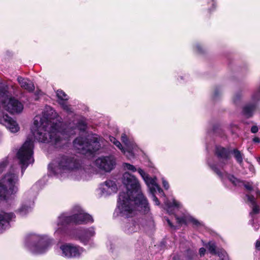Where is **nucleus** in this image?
<instances>
[{"instance_id": "obj_32", "label": "nucleus", "mask_w": 260, "mask_h": 260, "mask_svg": "<svg viewBox=\"0 0 260 260\" xmlns=\"http://www.w3.org/2000/svg\"><path fill=\"white\" fill-rule=\"evenodd\" d=\"M251 205L252 211L250 212V215L251 216H253V215L258 214L260 212V208L259 206L257 204V203H255Z\"/></svg>"}, {"instance_id": "obj_7", "label": "nucleus", "mask_w": 260, "mask_h": 260, "mask_svg": "<svg viewBox=\"0 0 260 260\" xmlns=\"http://www.w3.org/2000/svg\"><path fill=\"white\" fill-rule=\"evenodd\" d=\"M95 164L100 169L110 172L115 168L116 160L113 156H106L97 158Z\"/></svg>"}, {"instance_id": "obj_9", "label": "nucleus", "mask_w": 260, "mask_h": 260, "mask_svg": "<svg viewBox=\"0 0 260 260\" xmlns=\"http://www.w3.org/2000/svg\"><path fill=\"white\" fill-rule=\"evenodd\" d=\"M4 109L11 114L19 113L23 109V105L15 98L11 97L9 99L7 103L4 102Z\"/></svg>"}, {"instance_id": "obj_55", "label": "nucleus", "mask_w": 260, "mask_h": 260, "mask_svg": "<svg viewBox=\"0 0 260 260\" xmlns=\"http://www.w3.org/2000/svg\"><path fill=\"white\" fill-rule=\"evenodd\" d=\"M150 190H151V192L152 193H153V192L155 191V188H151Z\"/></svg>"}, {"instance_id": "obj_12", "label": "nucleus", "mask_w": 260, "mask_h": 260, "mask_svg": "<svg viewBox=\"0 0 260 260\" xmlns=\"http://www.w3.org/2000/svg\"><path fill=\"white\" fill-rule=\"evenodd\" d=\"M33 134L35 138L41 142L54 143L51 134L46 128H38V130Z\"/></svg>"}, {"instance_id": "obj_24", "label": "nucleus", "mask_w": 260, "mask_h": 260, "mask_svg": "<svg viewBox=\"0 0 260 260\" xmlns=\"http://www.w3.org/2000/svg\"><path fill=\"white\" fill-rule=\"evenodd\" d=\"M175 219L176 220V222L178 224L177 228L180 227L183 224L186 225H187V221L186 218L185 216L179 217L177 215L175 214Z\"/></svg>"}, {"instance_id": "obj_14", "label": "nucleus", "mask_w": 260, "mask_h": 260, "mask_svg": "<svg viewBox=\"0 0 260 260\" xmlns=\"http://www.w3.org/2000/svg\"><path fill=\"white\" fill-rule=\"evenodd\" d=\"M16 218L15 214L13 212H3L0 214V233L4 230L8 228L10 225V222L14 220Z\"/></svg>"}, {"instance_id": "obj_44", "label": "nucleus", "mask_w": 260, "mask_h": 260, "mask_svg": "<svg viewBox=\"0 0 260 260\" xmlns=\"http://www.w3.org/2000/svg\"><path fill=\"white\" fill-rule=\"evenodd\" d=\"M67 100H61V101H58V104L60 105V106L61 107L62 109L64 107V106H66L67 105H68L66 103V101Z\"/></svg>"}, {"instance_id": "obj_41", "label": "nucleus", "mask_w": 260, "mask_h": 260, "mask_svg": "<svg viewBox=\"0 0 260 260\" xmlns=\"http://www.w3.org/2000/svg\"><path fill=\"white\" fill-rule=\"evenodd\" d=\"M166 221L168 224V225L170 226V228H171L172 229H174V230H176L177 229H178V228H177V226H175L174 225L173 223L171 221V220L168 218H167L166 219Z\"/></svg>"}, {"instance_id": "obj_4", "label": "nucleus", "mask_w": 260, "mask_h": 260, "mask_svg": "<svg viewBox=\"0 0 260 260\" xmlns=\"http://www.w3.org/2000/svg\"><path fill=\"white\" fill-rule=\"evenodd\" d=\"M50 244L48 239L35 235L29 236L26 243L28 248L35 254L45 252Z\"/></svg>"}, {"instance_id": "obj_17", "label": "nucleus", "mask_w": 260, "mask_h": 260, "mask_svg": "<svg viewBox=\"0 0 260 260\" xmlns=\"http://www.w3.org/2000/svg\"><path fill=\"white\" fill-rule=\"evenodd\" d=\"M17 80L21 87L23 89L27 90L29 92H32L34 90L35 86L33 83L27 79L19 76L17 78Z\"/></svg>"}, {"instance_id": "obj_22", "label": "nucleus", "mask_w": 260, "mask_h": 260, "mask_svg": "<svg viewBox=\"0 0 260 260\" xmlns=\"http://www.w3.org/2000/svg\"><path fill=\"white\" fill-rule=\"evenodd\" d=\"M210 168L221 179L223 178V175L222 172L218 168L217 165L215 164H209Z\"/></svg>"}, {"instance_id": "obj_30", "label": "nucleus", "mask_w": 260, "mask_h": 260, "mask_svg": "<svg viewBox=\"0 0 260 260\" xmlns=\"http://www.w3.org/2000/svg\"><path fill=\"white\" fill-rule=\"evenodd\" d=\"M110 140L112 142L115 146H116L122 152H124L123 147L121 143L117 140L115 138L111 137L110 138Z\"/></svg>"}, {"instance_id": "obj_6", "label": "nucleus", "mask_w": 260, "mask_h": 260, "mask_svg": "<svg viewBox=\"0 0 260 260\" xmlns=\"http://www.w3.org/2000/svg\"><path fill=\"white\" fill-rule=\"evenodd\" d=\"M58 166L60 169L63 171H73L79 169L81 164L75 156L63 155L58 161Z\"/></svg>"}, {"instance_id": "obj_37", "label": "nucleus", "mask_w": 260, "mask_h": 260, "mask_svg": "<svg viewBox=\"0 0 260 260\" xmlns=\"http://www.w3.org/2000/svg\"><path fill=\"white\" fill-rule=\"evenodd\" d=\"M246 197H247L248 201L251 204V205L256 203L255 198L253 195L247 194Z\"/></svg>"}, {"instance_id": "obj_58", "label": "nucleus", "mask_w": 260, "mask_h": 260, "mask_svg": "<svg viewBox=\"0 0 260 260\" xmlns=\"http://www.w3.org/2000/svg\"><path fill=\"white\" fill-rule=\"evenodd\" d=\"M53 112H54V111H53L51 112L52 114L53 113Z\"/></svg>"}, {"instance_id": "obj_28", "label": "nucleus", "mask_w": 260, "mask_h": 260, "mask_svg": "<svg viewBox=\"0 0 260 260\" xmlns=\"http://www.w3.org/2000/svg\"><path fill=\"white\" fill-rule=\"evenodd\" d=\"M9 161L8 158H5L0 161V174H1L6 169L8 165Z\"/></svg>"}, {"instance_id": "obj_46", "label": "nucleus", "mask_w": 260, "mask_h": 260, "mask_svg": "<svg viewBox=\"0 0 260 260\" xmlns=\"http://www.w3.org/2000/svg\"><path fill=\"white\" fill-rule=\"evenodd\" d=\"M206 252V249L204 247H202L199 249V253L201 256L204 255Z\"/></svg>"}, {"instance_id": "obj_13", "label": "nucleus", "mask_w": 260, "mask_h": 260, "mask_svg": "<svg viewBox=\"0 0 260 260\" xmlns=\"http://www.w3.org/2000/svg\"><path fill=\"white\" fill-rule=\"evenodd\" d=\"M34 202L30 200L22 202L19 207L15 211L16 214L21 217H25L32 212Z\"/></svg>"}, {"instance_id": "obj_18", "label": "nucleus", "mask_w": 260, "mask_h": 260, "mask_svg": "<svg viewBox=\"0 0 260 260\" xmlns=\"http://www.w3.org/2000/svg\"><path fill=\"white\" fill-rule=\"evenodd\" d=\"M59 125L57 123H53L51 125L49 133L51 134L54 143L56 144L60 141V138L58 133L59 132Z\"/></svg>"}, {"instance_id": "obj_33", "label": "nucleus", "mask_w": 260, "mask_h": 260, "mask_svg": "<svg viewBox=\"0 0 260 260\" xmlns=\"http://www.w3.org/2000/svg\"><path fill=\"white\" fill-rule=\"evenodd\" d=\"M213 131L215 134H218L219 135L221 136V134H222V131L220 128V126L218 124H215L213 126Z\"/></svg>"}, {"instance_id": "obj_20", "label": "nucleus", "mask_w": 260, "mask_h": 260, "mask_svg": "<svg viewBox=\"0 0 260 260\" xmlns=\"http://www.w3.org/2000/svg\"><path fill=\"white\" fill-rule=\"evenodd\" d=\"M71 223H74V218L73 214L70 216L62 215L59 217L58 225L62 226H67Z\"/></svg>"}, {"instance_id": "obj_45", "label": "nucleus", "mask_w": 260, "mask_h": 260, "mask_svg": "<svg viewBox=\"0 0 260 260\" xmlns=\"http://www.w3.org/2000/svg\"><path fill=\"white\" fill-rule=\"evenodd\" d=\"M196 48L199 53H203L204 52L203 47L200 45L197 46Z\"/></svg>"}, {"instance_id": "obj_49", "label": "nucleus", "mask_w": 260, "mask_h": 260, "mask_svg": "<svg viewBox=\"0 0 260 260\" xmlns=\"http://www.w3.org/2000/svg\"><path fill=\"white\" fill-rule=\"evenodd\" d=\"M255 248L258 250H260V241L257 240L255 242Z\"/></svg>"}, {"instance_id": "obj_52", "label": "nucleus", "mask_w": 260, "mask_h": 260, "mask_svg": "<svg viewBox=\"0 0 260 260\" xmlns=\"http://www.w3.org/2000/svg\"><path fill=\"white\" fill-rule=\"evenodd\" d=\"M157 186L158 187V190L159 191V192H163V190L161 188H160L157 185Z\"/></svg>"}, {"instance_id": "obj_5", "label": "nucleus", "mask_w": 260, "mask_h": 260, "mask_svg": "<svg viewBox=\"0 0 260 260\" xmlns=\"http://www.w3.org/2000/svg\"><path fill=\"white\" fill-rule=\"evenodd\" d=\"M74 143L84 148L87 152L91 154L98 151L101 147L98 138L93 135L85 139L77 138L74 140Z\"/></svg>"}, {"instance_id": "obj_27", "label": "nucleus", "mask_w": 260, "mask_h": 260, "mask_svg": "<svg viewBox=\"0 0 260 260\" xmlns=\"http://www.w3.org/2000/svg\"><path fill=\"white\" fill-rule=\"evenodd\" d=\"M127 226L128 227L127 232L129 233L137 232L138 229V227H137L138 226V224H137L135 221H133L131 223H129V225H127Z\"/></svg>"}, {"instance_id": "obj_19", "label": "nucleus", "mask_w": 260, "mask_h": 260, "mask_svg": "<svg viewBox=\"0 0 260 260\" xmlns=\"http://www.w3.org/2000/svg\"><path fill=\"white\" fill-rule=\"evenodd\" d=\"M256 108V105L255 103H250L246 105L243 107L242 114L246 118L251 117L253 115V112Z\"/></svg>"}, {"instance_id": "obj_48", "label": "nucleus", "mask_w": 260, "mask_h": 260, "mask_svg": "<svg viewBox=\"0 0 260 260\" xmlns=\"http://www.w3.org/2000/svg\"><path fill=\"white\" fill-rule=\"evenodd\" d=\"M219 94V90L218 89L216 88L214 90L213 96L214 98L217 97Z\"/></svg>"}, {"instance_id": "obj_56", "label": "nucleus", "mask_w": 260, "mask_h": 260, "mask_svg": "<svg viewBox=\"0 0 260 260\" xmlns=\"http://www.w3.org/2000/svg\"><path fill=\"white\" fill-rule=\"evenodd\" d=\"M256 194L260 197V191L259 190H257L256 191Z\"/></svg>"}, {"instance_id": "obj_31", "label": "nucleus", "mask_w": 260, "mask_h": 260, "mask_svg": "<svg viewBox=\"0 0 260 260\" xmlns=\"http://www.w3.org/2000/svg\"><path fill=\"white\" fill-rule=\"evenodd\" d=\"M56 96L57 98L60 100H68V99L67 94L62 90H58L56 92Z\"/></svg>"}, {"instance_id": "obj_11", "label": "nucleus", "mask_w": 260, "mask_h": 260, "mask_svg": "<svg viewBox=\"0 0 260 260\" xmlns=\"http://www.w3.org/2000/svg\"><path fill=\"white\" fill-rule=\"evenodd\" d=\"M214 153L223 165L226 164L225 161H227L231 158V150L221 146H215Z\"/></svg>"}, {"instance_id": "obj_42", "label": "nucleus", "mask_w": 260, "mask_h": 260, "mask_svg": "<svg viewBox=\"0 0 260 260\" xmlns=\"http://www.w3.org/2000/svg\"><path fill=\"white\" fill-rule=\"evenodd\" d=\"M162 186L166 190H168L170 187L168 182L165 180H162Z\"/></svg>"}, {"instance_id": "obj_16", "label": "nucleus", "mask_w": 260, "mask_h": 260, "mask_svg": "<svg viewBox=\"0 0 260 260\" xmlns=\"http://www.w3.org/2000/svg\"><path fill=\"white\" fill-rule=\"evenodd\" d=\"M1 122L6 125L12 132H17L19 129L16 121L14 120L8 114L3 115V118L1 119Z\"/></svg>"}, {"instance_id": "obj_51", "label": "nucleus", "mask_w": 260, "mask_h": 260, "mask_svg": "<svg viewBox=\"0 0 260 260\" xmlns=\"http://www.w3.org/2000/svg\"><path fill=\"white\" fill-rule=\"evenodd\" d=\"M253 141L254 143H259L260 142V139L259 138L255 137L253 139Z\"/></svg>"}, {"instance_id": "obj_21", "label": "nucleus", "mask_w": 260, "mask_h": 260, "mask_svg": "<svg viewBox=\"0 0 260 260\" xmlns=\"http://www.w3.org/2000/svg\"><path fill=\"white\" fill-rule=\"evenodd\" d=\"M231 153L233 154L237 162L241 166L243 163V154L237 148L231 150Z\"/></svg>"}, {"instance_id": "obj_39", "label": "nucleus", "mask_w": 260, "mask_h": 260, "mask_svg": "<svg viewBox=\"0 0 260 260\" xmlns=\"http://www.w3.org/2000/svg\"><path fill=\"white\" fill-rule=\"evenodd\" d=\"M190 221L193 224V225H195L197 227L200 226L201 225V223L196 219L192 218L190 219Z\"/></svg>"}, {"instance_id": "obj_50", "label": "nucleus", "mask_w": 260, "mask_h": 260, "mask_svg": "<svg viewBox=\"0 0 260 260\" xmlns=\"http://www.w3.org/2000/svg\"><path fill=\"white\" fill-rule=\"evenodd\" d=\"M153 198H154V201L155 202L156 204L159 205V201L158 199H157V198L154 195L153 196Z\"/></svg>"}, {"instance_id": "obj_43", "label": "nucleus", "mask_w": 260, "mask_h": 260, "mask_svg": "<svg viewBox=\"0 0 260 260\" xmlns=\"http://www.w3.org/2000/svg\"><path fill=\"white\" fill-rule=\"evenodd\" d=\"M258 131V128L256 125H253L251 128V132L253 134L256 133Z\"/></svg>"}, {"instance_id": "obj_35", "label": "nucleus", "mask_w": 260, "mask_h": 260, "mask_svg": "<svg viewBox=\"0 0 260 260\" xmlns=\"http://www.w3.org/2000/svg\"><path fill=\"white\" fill-rule=\"evenodd\" d=\"M124 167L125 169H127L128 170H129V171H132L133 172H135L136 171L137 169L136 168V167L130 164H128V163H124Z\"/></svg>"}, {"instance_id": "obj_25", "label": "nucleus", "mask_w": 260, "mask_h": 260, "mask_svg": "<svg viewBox=\"0 0 260 260\" xmlns=\"http://www.w3.org/2000/svg\"><path fill=\"white\" fill-rule=\"evenodd\" d=\"M228 180L234 185L237 186L239 183H241V180L236 178L234 175L228 174L227 176Z\"/></svg>"}, {"instance_id": "obj_54", "label": "nucleus", "mask_w": 260, "mask_h": 260, "mask_svg": "<svg viewBox=\"0 0 260 260\" xmlns=\"http://www.w3.org/2000/svg\"><path fill=\"white\" fill-rule=\"evenodd\" d=\"M38 124L39 123H38V122L37 120H35L34 121V124L36 125L37 126H38Z\"/></svg>"}, {"instance_id": "obj_34", "label": "nucleus", "mask_w": 260, "mask_h": 260, "mask_svg": "<svg viewBox=\"0 0 260 260\" xmlns=\"http://www.w3.org/2000/svg\"><path fill=\"white\" fill-rule=\"evenodd\" d=\"M105 184L109 188H111L112 189L113 188L115 189L116 187V185L115 182L112 180H107L105 182Z\"/></svg>"}, {"instance_id": "obj_10", "label": "nucleus", "mask_w": 260, "mask_h": 260, "mask_svg": "<svg viewBox=\"0 0 260 260\" xmlns=\"http://www.w3.org/2000/svg\"><path fill=\"white\" fill-rule=\"evenodd\" d=\"M82 248L79 246H74L70 243H66L61 245L60 249L64 256L68 258L78 257L80 255V249Z\"/></svg>"}, {"instance_id": "obj_1", "label": "nucleus", "mask_w": 260, "mask_h": 260, "mask_svg": "<svg viewBox=\"0 0 260 260\" xmlns=\"http://www.w3.org/2000/svg\"><path fill=\"white\" fill-rule=\"evenodd\" d=\"M123 183L127 191L120 192L117 207L120 215L125 218L132 217L135 209L143 214L147 213L150 208L146 197L139 192L140 185L137 179L128 172L123 175Z\"/></svg>"}, {"instance_id": "obj_2", "label": "nucleus", "mask_w": 260, "mask_h": 260, "mask_svg": "<svg viewBox=\"0 0 260 260\" xmlns=\"http://www.w3.org/2000/svg\"><path fill=\"white\" fill-rule=\"evenodd\" d=\"M18 178L16 174L8 173L0 179V201L9 203L12 196L18 191L16 184Z\"/></svg>"}, {"instance_id": "obj_26", "label": "nucleus", "mask_w": 260, "mask_h": 260, "mask_svg": "<svg viewBox=\"0 0 260 260\" xmlns=\"http://www.w3.org/2000/svg\"><path fill=\"white\" fill-rule=\"evenodd\" d=\"M207 247L211 254L213 255L216 254V246L214 242H208Z\"/></svg>"}, {"instance_id": "obj_23", "label": "nucleus", "mask_w": 260, "mask_h": 260, "mask_svg": "<svg viewBox=\"0 0 260 260\" xmlns=\"http://www.w3.org/2000/svg\"><path fill=\"white\" fill-rule=\"evenodd\" d=\"M166 205L167 207V210L169 212L173 214V212L172 211V208L173 207L179 208L180 206V204L176 200L174 199L172 202H169L166 204Z\"/></svg>"}, {"instance_id": "obj_38", "label": "nucleus", "mask_w": 260, "mask_h": 260, "mask_svg": "<svg viewBox=\"0 0 260 260\" xmlns=\"http://www.w3.org/2000/svg\"><path fill=\"white\" fill-rule=\"evenodd\" d=\"M62 109L68 114H70L73 112L70 105H67L66 106H64V107L62 108Z\"/></svg>"}, {"instance_id": "obj_8", "label": "nucleus", "mask_w": 260, "mask_h": 260, "mask_svg": "<svg viewBox=\"0 0 260 260\" xmlns=\"http://www.w3.org/2000/svg\"><path fill=\"white\" fill-rule=\"evenodd\" d=\"M95 235L94 229L93 227L87 229H81L77 230L76 239L80 241L84 245L88 244L90 238Z\"/></svg>"}, {"instance_id": "obj_15", "label": "nucleus", "mask_w": 260, "mask_h": 260, "mask_svg": "<svg viewBox=\"0 0 260 260\" xmlns=\"http://www.w3.org/2000/svg\"><path fill=\"white\" fill-rule=\"evenodd\" d=\"M74 218V224H82L88 223H92L93 219L92 217L88 213H79L73 214Z\"/></svg>"}, {"instance_id": "obj_29", "label": "nucleus", "mask_w": 260, "mask_h": 260, "mask_svg": "<svg viewBox=\"0 0 260 260\" xmlns=\"http://www.w3.org/2000/svg\"><path fill=\"white\" fill-rule=\"evenodd\" d=\"M77 127L80 131L84 132L86 131L87 126L85 122L81 120L78 122L77 124Z\"/></svg>"}, {"instance_id": "obj_36", "label": "nucleus", "mask_w": 260, "mask_h": 260, "mask_svg": "<svg viewBox=\"0 0 260 260\" xmlns=\"http://www.w3.org/2000/svg\"><path fill=\"white\" fill-rule=\"evenodd\" d=\"M241 183L243 184V186L247 190L249 191L253 190V188L249 182L242 180Z\"/></svg>"}, {"instance_id": "obj_53", "label": "nucleus", "mask_w": 260, "mask_h": 260, "mask_svg": "<svg viewBox=\"0 0 260 260\" xmlns=\"http://www.w3.org/2000/svg\"><path fill=\"white\" fill-rule=\"evenodd\" d=\"M121 138H122V140L123 142H124V138H126V136L125 135H124L123 136H122L121 137Z\"/></svg>"}, {"instance_id": "obj_40", "label": "nucleus", "mask_w": 260, "mask_h": 260, "mask_svg": "<svg viewBox=\"0 0 260 260\" xmlns=\"http://www.w3.org/2000/svg\"><path fill=\"white\" fill-rule=\"evenodd\" d=\"M44 115L47 120L50 121V120L54 119L56 116V113H55L54 115H52L49 116L48 114L46 112H45L44 113Z\"/></svg>"}, {"instance_id": "obj_47", "label": "nucleus", "mask_w": 260, "mask_h": 260, "mask_svg": "<svg viewBox=\"0 0 260 260\" xmlns=\"http://www.w3.org/2000/svg\"><path fill=\"white\" fill-rule=\"evenodd\" d=\"M138 171L139 172V173L142 176V177H143V178H144V176H145L146 175V173L143 170H142V169L141 168H139L138 170Z\"/></svg>"}, {"instance_id": "obj_3", "label": "nucleus", "mask_w": 260, "mask_h": 260, "mask_svg": "<svg viewBox=\"0 0 260 260\" xmlns=\"http://www.w3.org/2000/svg\"><path fill=\"white\" fill-rule=\"evenodd\" d=\"M34 142L30 139H27L17 153V156L21 165L23 174L29 164L33 162Z\"/></svg>"}, {"instance_id": "obj_57", "label": "nucleus", "mask_w": 260, "mask_h": 260, "mask_svg": "<svg viewBox=\"0 0 260 260\" xmlns=\"http://www.w3.org/2000/svg\"><path fill=\"white\" fill-rule=\"evenodd\" d=\"M152 184H153V180H151V182H150Z\"/></svg>"}]
</instances>
